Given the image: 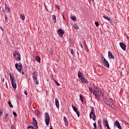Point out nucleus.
I'll return each instance as SVG.
<instances>
[{
    "mask_svg": "<svg viewBox=\"0 0 129 129\" xmlns=\"http://www.w3.org/2000/svg\"><path fill=\"white\" fill-rule=\"evenodd\" d=\"M78 77L80 80H81L82 82L83 83H85V84H88L89 82L87 80V79H85L84 77V76H83V74H82V73L80 72V71H79V73L78 74Z\"/></svg>",
    "mask_w": 129,
    "mask_h": 129,
    "instance_id": "obj_1",
    "label": "nucleus"
},
{
    "mask_svg": "<svg viewBox=\"0 0 129 129\" xmlns=\"http://www.w3.org/2000/svg\"><path fill=\"white\" fill-rule=\"evenodd\" d=\"M9 76L10 77V79L12 81V86L13 89H16L17 88V84H16V80L15 79V77H13L12 74L10 73Z\"/></svg>",
    "mask_w": 129,
    "mask_h": 129,
    "instance_id": "obj_2",
    "label": "nucleus"
},
{
    "mask_svg": "<svg viewBox=\"0 0 129 129\" xmlns=\"http://www.w3.org/2000/svg\"><path fill=\"white\" fill-rule=\"evenodd\" d=\"M90 118H92L93 120H96V116L95 115V113H94V109L93 107H92L91 109Z\"/></svg>",
    "mask_w": 129,
    "mask_h": 129,
    "instance_id": "obj_3",
    "label": "nucleus"
},
{
    "mask_svg": "<svg viewBox=\"0 0 129 129\" xmlns=\"http://www.w3.org/2000/svg\"><path fill=\"white\" fill-rule=\"evenodd\" d=\"M15 67L17 69V70L21 73L22 72V69H23V64L22 63L19 62V63H16L15 64Z\"/></svg>",
    "mask_w": 129,
    "mask_h": 129,
    "instance_id": "obj_4",
    "label": "nucleus"
},
{
    "mask_svg": "<svg viewBox=\"0 0 129 129\" xmlns=\"http://www.w3.org/2000/svg\"><path fill=\"white\" fill-rule=\"evenodd\" d=\"M45 121L46 125H48L50 123V116L47 113H45Z\"/></svg>",
    "mask_w": 129,
    "mask_h": 129,
    "instance_id": "obj_5",
    "label": "nucleus"
},
{
    "mask_svg": "<svg viewBox=\"0 0 129 129\" xmlns=\"http://www.w3.org/2000/svg\"><path fill=\"white\" fill-rule=\"evenodd\" d=\"M102 62L105 67H107V68H109V63H108V61L105 59V58L102 59Z\"/></svg>",
    "mask_w": 129,
    "mask_h": 129,
    "instance_id": "obj_6",
    "label": "nucleus"
},
{
    "mask_svg": "<svg viewBox=\"0 0 129 129\" xmlns=\"http://www.w3.org/2000/svg\"><path fill=\"white\" fill-rule=\"evenodd\" d=\"M119 45L121 49L123 50V51H125V50H126V45L125 44L122 42H119Z\"/></svg>",
    "mask_w": 129,
    "mask_h": 129,
    "instance_id": "obj_7",
    "label": "nucleus"
},
{
    "mask_svg": "<svg viewBox=\"0 0 129 129\" xmlns=\"http://www.w3.org/2000/svg\"><path fill=\"white\" fill-rule=\"evenodd\" d=\"M33 126H35L34 129H38V122L35 118H33Z\"/></svg>",
    "mask_w": 129,
    "mask_h": 129,
    "instance_id": "obj_8",
    "label": "nucleus"
},
{
    "mask_svg": "<svg viewBox=\"0 0 129 129\" xmlns=\"http://www.w3.org/2000/svg\"><path fill=\"white\" fill-rule=\"evenodd\" d=\"M37 76L38 72H35L32 74L33 79L34 81L38 80V78H37Z\"/></svg>",
    "mask_w": 129,
    "mask_h": 129,
    "instance_id": "obj_9",
    "label": "nucleus"
},
{
    "mask_svg": "<svg viewBox=\"0 0 129 129\" xmlns=\"http://www.w3.org/2000/svg\"><path fill=\"white\" fill-rule=\"evenodd\" d=\"M114 126H117V127H118L119 129H122V128H121V126L119 124V122H118L117 120H116L114 122Z\"/></svg>",
    "mask_w": 129,
    "mask_h": 129,
    "instance_id": "obj_10",
    "label": "nucleus"
},
{
    "mask_svg": "<svg viewBox=\"0 0 129 129\" xmlns=\"http://www.w3.org/2000/svg\"><path fill=\"white\" fill-rule=\"evenodd\" d=\"M57 33L60 37H63V35L65 34V32L64 31V30H62V29H59Z\"/></svg>",
    "mask_w": 129,
    "mask_h": 129,
    "instance_id": "obj_11",
    "label": "nucleus"
},
{
    "mask_svg": "<svg viewBox=\"0 0 129 129\" xmlns=\"http://www.w3.org/2000/svg\"><path fill=\"white\" fill-rule=\"evenodd\" d=\"M13 57L14 58H16L17 55V56H18L19 57H21V54H20V52L17 51H14L13 52Z\"/></svg>",
    "mask_w": 129,
    "mask_h": 129,
    "instance_id": "obj_12",
    "label": "nucleus"
},
{
    "mask_svg": "<svg viewBox=\"0 0 129 129\" xmlns=\"http://www.w3.org/2000/svg\"><path fill=\"white\" fill-rule=\"evenodd\" d=\"M35 113L37 115V116H40L42 113L38 109H36L34 111Z\"/></svg>",
    "mask_w": 129,
    "mask_h": 129,
    "instance_id": "obj_13",
    "label": "nucleus"
},
{
    "mask_svg": "<svg viewBox=\"0 0 129 129\" xmlns=\"http://www.w3.org/2000/svg\"><path fill=\"white\" fill-rule=\"evenodd\" d=\"M108 57L109 59H114V55L110 51H108Z\"/></svg>",
    "mask_w": 129,
    "mask_h": 129,
    "instance_id": "obj_14",
    "label": "nucleus"
},
{
    "mask_svg": "<svg viewBox=\"0 0 129 129\" xmlns=\"http://www.w3.org/2000/svg\"><path fill=\"white\" fill-rule=\"evenodd\" d=\"M94 95L95 96V97H97V98H98L99 97V94L98 92V91L96 90L93 92Z\"/></svg>",
    "mask_w": 129,
    "mask_h": 129,
    "instance_id": "obj_15",
    "label": "nucleus"
},
{
    "mask_svg": "<svg viewBox=\"0 0 129 129\" xmlns=\"http://www.w3.org/2000/svg\"><path fill=\"white\" fill-rule=\"evenodd\" d=\"M63 120L64 121L65 125L68 126V119H67V118H66V117H64Z\"/></svg>",
    "mask_w": 129,
    "mask_h": 129,
    "instance_id": "obj_16",
    "label": "nucleus"
},
{
    "mask_svg": "<svg viewBox=\"0 0 129 129\" xmlns=\"http://www.w3.org/2000/svg\"><path fill=\"white\" fill-rule=\"evenodd\" d=\"M103 18H104L105 20H107V21H109V22H112L111 19L110 18L106 16H103Z\"/></svg>",
    "mask_w": 129,
    "mask_h": 129,
    "instance_id": "obj_17",
    "label": "nucleus"
},
{
    "mask_svg": "<svg viewBox=\"0 0 129 129\" xmlns=\"http://www.w3.org/2000/svg\"><path fill=\"white\" fill-rule=\"evenodd\" d=\"M55 105L57 108H59V101L57 100V99H55Z\"/></svg>",
    "mask_w": 129,
    "mask_h": 129,
    "instance_id": "obj_18",
    "label": "nucleus"
},
{
    "mask_svg": "<svg viewBox=\"0 0 129 129\" xmlns=\"http://www.w3.org/2000/svg\"><path fill=\"white\" fill-rule=\"evenodd\" d=\"M35 60H36V61H37L38 62V63H40L41 62V58H40V57H39V56H36L35 57Z\"/></svg>",
    "mask_w": 129,
    "mask_h": 129,
    "instance_id": "obj_19",
    "label": "nucleus"
},
{
    "mask_svg": "<svg viewBox=\"0 0 129 129\" xmlns=\"http://www.w3.org/2000/svg\"><path fill=\"white\" fill-rule=\"evenodd\" d=\"M72 106L73 107V109L74 111L75 112H76L77 111H78V109H77V108L74 106V105H72Z\"/></svg>",
    "mask_w": 129,
    "mask_h": 129,
    "instance_id": "obj_20",
    "label": "nucleus"
},
{
    "mask_svg": "<svg viewBox=\"0 0 129 129\" xmlns=\"http://www.w3.org/2000/svg\"><path fill=\"white\" fill-rule=\"evenodd\" d=\"M98 92L99 93V96L102 97L103 96V92L99 91V90H98Z\"/></svg>",
    "mask_w": 129,
    "mask_h": 129,
    "instance_id": "obj_21",
    "label": "nucleus"
},
{
    "mask_svg": "<svg viewBox=\"0 0 129 129\" xmlns=\"http://www.w3.org/2000/svg\"><path fill=\"white\" fill-rule=\"evenodd\" d=\"M52 20H54L53 21L54 24L56 23V16L52 15Z\"/></svg>",
    "mask_w": 129,
    "mask_h": 129,
    "instance_id": "obj_22",
    "label": "nucleus"
},
{
    "mask_svg": "<svg viewBox=\"0 0 129 129\" xmlns=\"http://www.w3.org/2000/svg\"><path fill=\"white\" fill-rule=\"evenodd\" d=\"M20 18L23 21H25V15H24V14H21Z\"/></svg>",
    "mask_w": 129,
    "mask_h": 129,
    "instance_id": "obj_23",
    "label": "nucleus"
},
{
    "mask_svg": "<svg viewBox=\"0 0 129 129\" xmlns=\"http://www.w3.org/2000/svg\"><path fill=\"white\" fill-rule=\"evenodd\" d=\"M17 98L19 100H21V94H20V93H18V94H17Z\"/></svg>",
    "mask_w": 129,
    "mask_h": 129,
    "instance_id": "obj_24",
    "label": "nucleus"
},
{
    "mask_svg": "<svg viewBox=\"0 0 129 129\" xmlns=\"http://www.w3.org/2000/svg\"><path fill=\"white\" fill-rule=\"evenodd\" d=\"M104 124L106 127L109 126V125H108V122H107V120H104Z\"/></svg>",
    "mask_w": 129,
    "mask_h": 129,
    "instance_id": "obj_25",
    "label": "nucleus"
},
{
    "mask_svg": "<svg viewBox=\"0 0 129 129\" xmlns=\"http://www.w3.org/2000/svg\"><path fill=\"white\" fill-rule=\"evenodd\" d=\"M80 98L82 102H83V101H84V99L83 96H82V95H80Z\"/></svg>",
    "mask_w": 129,
    "mask_h": 129,
    "instance_id": "obj_26",
    "label": "nucleus"
},
{
    "mask_svg": "<svg viewBox=\"0 0 129 129\" xmlns=\"http://www.w3.org/2000/svg\"><path fill=\"white\" fill-rule=\"evenodd\" d=\"M8 104H9L10 107H11V108L14 107V106H13V104H12V103L10 101H8Z\"/></svg>",
    "mask_w": 129,
    "mask_h": 129,
    "instance_id": "obj_27",
    "label": "nucleus"
},
{
    "mask_svg": "<svg viewBox=\"0 0 129 129\" xmlns=\"http://www.w3.org/2000/svg\"><path fill=\"white\" fill-rule=\"evenodd\" d=\"M53 81L55 82V83L56 84L57 86H60V84L57 82L55 79H53Z\"/></svg>",
    "mask_w": 129,
    "mask_h": 129,
    "instance_id": "obj_28",
    "label": "nucleus"
},
{
    "mask_svg": "<svg viewBox=\"0 0 129 129\" xmlns=\"http://www.w3.org/2000/svg\"><path fill=\"white\" fill-rule=\"evenodd\" d=\"M71 19L72 20V21H76L77 19H76V17L75 16H72L71 17Z\"/></svg>",
    "mask_w": 129,
    "mask_h": 129,
    "instance_id": "obj_29",
    "label": "nucleus"
},
{
    "mask_svg": "<svg viewBox=\"0 0 129 129\" xmlns=\"http://www.w3.org/2000/svg\"><path fill=\"white\" fill-rule=\"evenodd\" d=\"M5 12L6 13H9V12H10V8H8V7H6L5 8Z\"/></svg>",
    "mask_w": 129,
    "mask_h": 129,
    "instance_id": "obj_30",
    "label": "nucleus"
},
{
    "mask_svg": "<svg viewBox=\"0 0 129 129\" xmlns=\"http://www.w3.org/2000/svg\"><path fill=\"white\" fill-rule=\"evenodd\" d=\"M16 61H21V56L16 57Z\"/></svg>",
    "mask_w": 129,
    "mask_h": 129,
    "instance_id": "obj_31",
    "label": "nucleus"
},
{
    "mask_svg": "<svg viewBox=\"0 0 129 129\" xmlns=\"http://www.w3.org/2000/svg\"><path fill=\"white\" fill-rule=\"evenodd\" d=\"M71 53L72 55L75 56L74 51L73 50V49H71Z\"/></svg>",
    "mask_w": 129,
    "mask_h": 129,
    "instance_id": "obj_32",
    "label": "nucleus"
},
{
    "mask_svg": "<svg viewBox=\"0 0 129 129\" xmlns=\"http://www.w3.org/2000/svg\"><path fill=\"white\" fill-rule=\"evenodd\" d=\"M74 28L75 29H76V30H78V29H79V27H78V26L76 24H74Z\"/></svg>",
    "mask_w": 129,
    "mask_h": 129,
    "instance_id": "obj_33",
    "label": "nucleus"
},
{
    "mask_svg": "<svg viewBox=\"0 0 129 129\" xmlns=\"http://www.w3.org/2000/svg\"><path fill=\"white\" fill-rule=\"evenodd\" d=\"M93 125H94V128H97V125H96V122L94 123Z\"/></svg>",
    "mask_w": 129,
    "mask_h": 129,
    "instance_id": "obj_34",
    "label": "nucleus"
},
{
    "mask_svg": "<svg viewBox=\"0 0 129 129\" xmlns=\"http://www.w3.org/2000/svg\"><path fill=\"white\" fill-rule=\"evenodd\" d=\"M27 129H34V126L30 125L28 127Z\"/></svg>",
    "mask_w": 129,
    "mask_h": 129,
    "instance_id": "obj_35",
    "label": "nucleus"
},
{
    "mask_svg": "<svg viewBox=\"0 0 129 129\" xmlns=\"http://www.w3.org/2000/svg\"><path fill=\"white\" fill-rule=\"evenodd\" d=\"M95 24L96 27H98V26H99V23L98 22H95Z\"/></svg>",
    "mask_w": 129,
    "mask_h": 129,
    "instance_id": "obj_36",
    "label": "nucleus"
},
{
    "mask_svg": "<svg viewBox=\"0 0 129 129\" xmlns=\"http://www.w3.org/2000/svg\"><path fill=\"white\" fill-rule=\"evenodd\" d=\"M11 129H16V127L13 124L11 125Z\"/></svg>",
    "mask_w": 129,
    "mask_h": 129,
    "instance_id": "obj_37",
    "label": "nucleus"
},
{
    "mask_svg": "<svg viewBox=\"0 0 129 129\" xmlns=\"http://www.w3.org/2000/svg\"><path fill=\"white\" fill-rule=\"evenodd\" d=\"M2 115H3V110L0 109V116H2Z\"/></svg>",
    "mask_w": 129,
    "mask_h": 129,
    "instance_id": "obj_38",
    "label": "nucleus"
},
{
    "mask_svg": "<svg viewBox=\"0 0 129 129\" xmlns=\"http://www.w3.org/2000/svg\"><path fill=\"white\" fill-rule=\"evenodd\" d=\"M76 113H77L78 117H79V116H80V113L78 112V111L76 112Z\"/></svg>",
    "mask_w": 129,
    "mask_h": 129,
    "instance_id": "obj_39",
    "label": "nucleus"
},
{
    "mask_svg": "<svg viewBox=\"0 0 129 129\" xmlns=\"http://www.w3.org/2000/svg\"><path fill=\"white\" fill-rule=\"evenodd\" d=\"M108 102H109V104H108V105H109V106L111 107V105L112 104V103L110 102V101L108 100Z\"/></svg>",
    "mask_w": 129,
    "mask_h": 129,
    "instance_id": "obj_40",
    "label": "nucleus"
},
{
    "mask_svg": "<svg viewBox=\"0 0 129 129\" xmlns=\"http://www.w3.org/2000/svg\"><path fill=\"white\" fill-rule=\"evenodd\" d=\"M55 8L56 9H57V10H59L60 9V7L58 6V5H55Z\"/></svg>",
    "mask_w": 129,
    "mask_h": 129,
    "instance_id": "obj_41",
    "label": "nucleus"
},
{
    "mask_svg": "<svg viewBox=\"0 0 129 129\" xmlns=\"http://www.w3.org/2000/svg\"><path fill=\"white\" fill-rule=\"evenodd\" d=\"M13 115H14V116H17V112H13Z\"/></svg>",
    "mask_w": 129,
    "mask_h": 129,
    "instance_id": "obj_42",
    "label": "nucleus"
},
{
    "mask_svg": "<svg viewBox=\"0 0 129 129\" xmlns=\"http://www.w3.org/2000/svg\"><path fill=\"white\" fill-rule=\"evenodd\" d=\"M24 94H25V95H28V92L26 90L24 91Z\"/></svg>",
    "mask_w": 129,
    "mask_h": 129,
    "instance_id": "obj_43",
    "label": "nucleus"
},
{
    "mask_svg": "<svg viewBox=\"0 0 129 129\" xmlns=\"http://www.w3.org/2000/svg\"><path fill=\"white\" fill-rule=\"evenodd\" d=\"M36 82H35V84L36 85H39V82L38 81H37V80H36V81H35Z\"/></svg>",
    "mask_w": 129,
    "mask_h": 129,
    "instance_id": "obj_44",
    "label": "nucleus"
},
{
    "mask_svg": "<svg viewBox=\"0 0 129 129\" xmlns=\"http://www.w3.org/2000/svg\"><path fill=\"white\" fill-rule=\"evenodd\" d=\"M84 43L85 44V46L86 47V49H88V47H87V45H86V42H84Z\"/></svg>",
    "mask_w": 129,
    "mask_h": 129,
    "instance_id": "obj_45",
    "label": "nucleus"
},
{
    "mask_svg": "<svg viewBox=\"0 0 129 129\" xmlns=\"http://www.w3.org/2000/svg\"><path fill=\"white\" fill-rule=\"evenodd\" d=\"M89 89L90 92H92V91H93V89L92 88H89Z\"/></svg>",
    "mask_w": 129,
    "mask_h": 129,
    "instance_id": "obj_46",
    "label": "nucleus"
},
{
    "mask_svg": "<svg viewBox=\"0 0 129 129\" xmlns=\"http://www.w3.org/2000/svg\"><path fill=\"white\" fill-rule=\"evenodd\" d=\"M101 59H102V60H104V59H105V58H104V57L101 56Z\"/></svg>",
    "mask_w": 129,
    "mask_h": 129,
    "instance_id": "obj_47",
    "label": "nucleus"
},
{
    "mask_svg": "<svg viewBox=\"0 0 129 129\" xmlns=\"http://www.w3.org/2000/svg\"><path fill=\"white\" fill-rule=\"evenodd\" d=\"M5 22H8V17H5Z\"/></svg>",
    "mask_w": 129,
    "mask_h": 129,
    "instance_id": "obj_48",
    "label": "nucleus"
},
{
    "mask_svg": "<svg viewBox=\"0 0 129 129\" xmlns=\"http://www.w3.org/2000/svg\"><path fill=\"white\" fill-rule=\"evenodd\" d=\"M49 53L50 54H53V50H51L50 51H49Z\"/></svg>",
    "mask_w": 129,
    "mask_h": 129,
    "instance_id": "obj_49",
    "label": "nucleus"
},
{
    "mask_svg": "<svg viewBox=\"0 0 129 129\" xmlns=\"http://www.w3.org/2000/svg\"><path fill=\"white\" fill-rule=\"evenodd\" d=\"M96 89L97 90V91H98V90H99V88H98V87H96Z\"/></svg>",
    "mask_w": 129,
    "mask_h": 129,
    "instance_id": "obj_50",
    "label": "nucleus"
},
{
    "mask_svg": "<svg viewBox=\"0 0 129 129\" xmlns=\"http://www.w3.org/2000/svg\"><path fill=\"white\" fill-rule=\"evenodd\" d=\"M0 29L1 30H2V31H4V28H3V27L1 26Z\"/></svg>",
    "mask_w": 129,
    "mask_h": 129,
    "instance_id": "obj_51",
    "label": "nucleus"
},
{
    "mask_svg": "<svg viewBox=\"0 0 129 129\" xmlns=\"http://www.w3.org/2000/svg\"><path fill=\"white\" fill-rule=\"evenodd\" d=\"M109 103V102H108V100L106 102V104H107L108 105Z\"/></svg>",
    "mask_w": 129,
    "mask_h": 129,
    "instance_id": "obj_52",
    "label": "nucleus"
},
{
    "mask_svg": "<svg viewBox=\"0 0 129 129\" xmlns=\"http://www.w3.org/2000/svg\"><path fill=\"white\" fill-rule=\"evenodd\" d=\"M124 122L125 123V124H127V125H128V123L126 122L125 121H124Z\"/></svg>",
    "mask_w": 129,
    "mask_h": 129,
    "instance_id": "obj_53",
    "label": "nucleus"
},
{
    "mask_svg": "<svg viewBox=\"0 0 129 129\" xmlns=\"http://www.w3.org/2000/svg\"><path fill=\"white\" fill-rule=\"evenodd\" d=\"M81 48H82V49H83V45H82V44H81Z\"/></svg>",
    "mask_w": 129,
    "mask_h": 129,
    "instance_id": "obj_54",
    "label": "nucleus"
},
{
    "mask_svg": "<svg viewBox=\"0 0 129 129\" xmlns=\"http://www.w3.org/2000/svg\"><path fill=\"white\" fill-rule=\"evenodd\" d=\"M22 75H24V74H25V73L24 72V71L22 72Z\"/></svg>",
    "mask_w": 129,
    "mask_h": 129,
    "instance_id": "obj_55",
    "label": "nucleus"
},
{
    "mask_svg": "<svg viewBox=\"0 0 129 129\" xmlns=\"http://www.w3.org/2000/svg\"><path fill=\"white\" fill-rule=\"evenodd\" d=\"M3 13H6V10H3Z\"/></svg>",
    "mask_w": 129,
    "mask_h": 129,
    "instance_id": "obj_56",
    "label": "nucleus"
},
{
    "mask_svg": "<svg viewBox=\"0 0 129 129\" xmlns=\"http://www.w3.org/2000/svg\"><path fill=\"white\" fill-rule=\"evenodd\" d=\"M6 116H7V117L9 116V114L6 113Z\"/></svg>",
    "mask_w": 129,
    "mask_h": 129,
    "instance_id": "obj_57",
    "label": "nucleus"
},
{
    "mask_svg": "<svg viewBox=\"0 0 129 129\" xmlns=\"http://www.w3.org/2000/svg\"><path fill=\"white\" fill-rule=\"evenodd\" d=\"M107 127L108 129H110V128L109 127V126H107Z\"/></svg>",
    "mask_w": 129,
    "mask_h": 129,
    "instance_id": "obj_58",
    "label": "nucleus"
},
{
    "mask_svg": "<svg viewBox=\"0 0 129 129\" xmlns=\"http://www.w3.org/2000/svg\"><path fill=\"white\" fill-rule=\"evenodd\" d=\"M2 82H5V79H3Z\"/></svg>",
    "mask_w": 129,
    "mask_h": 129,
    "instance_id": "obj_59",
    "label": "nucleus"
},
{
    "mask_svg": "<svg viewBox=\"0 0 129 129\" xmlns=\"http://www.w3.org/2000/svg\"><path fill=\"white\" fill-rule=\"evenodd\" d=\"M49 129H53V128L52 127V126H51V127L49 128Z\"/></svg>",
    "mask_w": 129,
    "mask_h": 129,
    "instance_id": "obj_60",
    "label": "nucleus"
},
{
    "mask_svg": "<svg viewBox=\"0 0 129 129\" xmlns=\"http://www.w3.org/2000/svg\"><path fill=\"white\" fill-rule=\"evenodd\" d=\"M54 72H55V73H57V71L54 70Z\"/></svg>",
    "mask_w": 129,
    "mask_h": 129,
    "instance_id": "obj_61",
    "label": "nucleus"
},
{
    "mask_svg": "<svg viewBox=\"0 0 129 129\" xmlns=\"http://www.w3.org/2000/svg\"><path fill=\"white\" fill-rule=\"evenodd\" d=\"M51 78H52V79H54V77H53V76H51Z\"/></svg>",
    "mask_w": 129,
    "mask_h": 129,
    "instance_id": "obj_62",
    "label": "nucleus"
},
{
    "mask_svg": "<svg viewBox=\"0 0 129 129\" xmlns=\"http://www.w3.org/2000/svg\"><path fill=\"white\" fill-rule=\"evenodd\" d=\"M62 17H63V19H65V18H64V16H62Z\"/></svg>",
    "mask_w": 129,
    "mask_h": 129,
    "instance_id": "obj_63",
    "label": "nucleus"
},
{
    "mask_svg": "<svg viewBox=\"0 0 129 129\" xmlns=\"http://www.w3.org/2000/svg\"><path fill=\"white\" fill-rule=\"evenodd\" d=\"M94 129H97V128H94Z\"/></svg>",
    "mask_w": 129,
    "mask_h": 129,
    "instance_id": "obj_64",
    "label": "nucleus"
}]
</instances>
